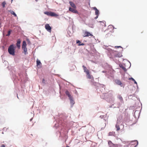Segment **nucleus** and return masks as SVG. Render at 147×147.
<instances>
[{
  "mask_svg": "<svg viewBox=\"0 0 147 147\" xmlns=\"http://www.w3.org/2000/svg\"><path fill=\"white\" fill-rule=\"evenodd\" d=\"M115 132L112 131V132H110L109 133L108 135L109 136H114L115 134Z\"/></svg>",
  "mask_w": 147,
  "mask_h": 147,
  "instance_id": "a211bd4d",
  "label": "nucleus"
},
{
  "mask_svg": "<svg viewBox=\"0 0 147 147\" xmlns=\"http://www.w3.org/2000/svg\"><path fill=\"white\" fill-rule=\"evenodd\" d=\"M129 79L130 80H132V81H135V80H134V78H129Z\"/></svg>",
  "mask_w": 147,
  "mask_h": 147,
  "instance_id": "bb28decb",
  "label": "nucleus"
},
{
  "mask_svg": "<svg viewBox=\"0 0 147 147\" xmlns=\"http://www.w3.org/2000/svg\"><path fill=\"white\" fill-rule=\"evenodd\" d=\"M42 82L43 83H45V80L44 79H43L42 80Z\"/></svg>",
  "mask_w": 147,
  "mask_h": 147,
  "instance_id": "7c9ffc66",
  "label": "nucleus"
},
{
  "mask_svg": "<svg viewBox=\"0 0 147 147\" xmlns=\"http://www.w3.org/2000/svg\"><path fill=\"white\" fill-rule=\"evenodd\" d=\"M143 32V31H142V32H141V33H142Z\"/></svg>",
  "mask_w": 147,
  "mask_h": 147,
  "instance_id": "c9c22d12",
  "label": "nucleus"
},
{
  "mask_svg": "<svg viewBox=\"0 0 147 147\" xmlns=\"http://www.w3.org/2000/svg\"><path fill=\"white\" fill-rule=\"evenodd\" d=\"M10 34H11V31L9 30L8 32V34L6 35V36H9L10 35Z\"/></svg>",
  "mask_w": 147,
  "mask_h": 147,
  "instance_id": "393cba45",
  "label": "nucleus"
},
{
  "mask_svg": "<svg viewBox=\"0 0 147 147\" xmlns=\"http://www.w3.org/2000/svg\"><path fill=\"white\" fill-rule=\"evenodd\" d=\"M94 10H95V14L97 16H99V11L96 8V7H94L93 8Z\"/></svg>",
  "mask_w": 147,
  "mask_h": 147,
  "instance_id": "6e6552de",
  "label": "nucleus"
},
{
  "mask_svg": "<svg viewBox=\"0 0 147 147\" xmlns=\"http://www.w3.org/2000/svg\"><path fill=\"white\" fill-rule=\"evenodd\" d=\"M6 4V3L5 1H4L2 3V5L3 8L5 7V5Z\"/></svg>",
  "mask_w": 147,
  "mask_h": 147,
  "instance_id": "5701e85b",
  "label": "nucleus"
},
{
  "mask_svg": "<svg viewBox=\"0 0 147 147\" xmlns=\"http://www.w3.org/2000/svg\"><path fill=\"white\" fill-rule=\"evenodd\" d=\"M134 81V83L135 84H137V82H136V81L135 80V81Z\"/></svg>",
  "mask_w": 147,
  "mask_h": 147,
  "instance_id": "72a5a7b5",
  "label": "nucleus"
},
{
  "mask_svg": "<svg viewBox=\"0 0 147 147\" xmlns=\"http://www.w3.org/2000/svg\"><path fill=\"white\" fill-rule=\"evenodd\" d=\"M115 82L117 84L120 85L121 87H124V84L121 83V82L119 80L117 79L116 80Z\"/></svg>",
  "mask_w": 147,
  "mask_h": 147,
  "instance_id": "20e7f679",
  "label": "nucleus"
},
{
  "mask_svg": "<svg viewBox=\"0 0 147 147\" xmlns=\"http://www.w3.org/2000/svg\"><path fill=\"white\" fill-rule=\"evenodd\" d=\"M65 93L66 94V95L67 96L69 99H71V98H73L71 94H70V93L69 92V91L68 90H66L65 92Z\"/></svg>",
  "mask_w": 147,
  "mask_h": 147,
  "instance_id": "0eeeda50",
  "label": "nucleus"
},
{
  "mask_svg": "<svg viewBox=\"0 0 147 147\" xmlns=\"http://www.w3.org/2000/svg\"><path fill=\"white\" fill-rule=\"evenodd\" d=\"M117 97L121 101H123V98L121 95H119Z\"/></svg>",
  "mask_w": 147,
  "mask_h": 147,
  "instance_id": "4be33fe9",
  "label": "nucleus"
},
{
  "mask_svg": "<svg viewBox=\"0 0 147 147\" xmlns=\"http://www.w3.org/2000/svg\"><path fill=\"white\" fill-rule=\"evenodd\" d=\"M27 45L25 41H23L22 45V48L23 50V52L25 55L27 53V49L26 47Z\"/></svg>",
  "mask_w": 147,
  "mask_h": 147,
  "instance_id": "f03ea898",
  "label": "nucleus"
},
{
  "mask_svg": "<svg viewBox=\"0 0 147 147\" xmlns=\"http://www.w3.org/2000/svg\"><path fill=\"white\" fill-rule=\"evenodd\" d=\"M119 47L121 48V47L120 46H116L115 47V48H119Z\"/></svg>",
  "mask_w": 147,
  "mask_h": 147,
  "instance_id": "c85d7f7f",
  "label": "nucleus"
},
{
  "mask_svg": "<svg viewBox=\"0 0 147 147\" xmlns=\"http://www.w3.org/2000/svg\"><path fill=\"white\" fill-rule=\"evenodd\" d=\"M135 142V143H136V145L135 146V147H136V146L138 145V141H137V140H135V141H134V142Z\"/></svg>",
  "mask_w": 147,
  "mask_h": 147,
  "instance_id": "a878e982",
  "label": "nucleus"
},
{
  "mask_svg": "<svg viewBox=\"0 0 147 147\" xmlns=\"http://www.w3.org/2000/svg\"><path fill=\"white\" fill-rule=\"evenodd\" d=\"M45 28L49 32H51V28L49 26V24H46L45 26Z\"/></svg>",
  "mask_w": 147,
  "mask_h": 147,
  "instance_id": "39448f33",
  "label": "nucleus"
},
{
  "mask_svg": "<svg viewBox=\"0 0 147 147\" xmlns=\"http://www.w3.org/2000/svg\"><path fill=\"white\" fill-rule=\"evenodd\" d=\"M120 67L121 68L125 71H127L125 67L123 65H121L120 66Z\"/></svg>",
  "mask_w": 147,
  "mask_h": 147,
  "instance_id": "412c9836",
  "label": "nucleus"
},
{
  "mask_svg": "<svg viewBox=\"0 0 147 147\" xmlns=\"http://www.w3.org/2000/svg\"><path fill=\"white\" fill-rule=\"evenodd\" d=\"M36 65L37 66H39L40 67H41L42 65L40 61L38 59L36 60Z\"/></svg>",
  "mask_w": 147,
  "mask_h": 147,
  "instance_id": "9b49d317",
  "label": "nucleus"
},
{
  "mask_svg": "<svg viewBox=\"0 0 147 147\" xmlns=\"http://www.w3.org/2000/svg\"><path fill=\"white\" fill-rule=\"evenodd\" d=\"M82 67L83 68L84 72H85L86 74L87 73V72H89V71L87 69L86 67L85 66L83 65Z\"/></svg>",
  "mask_w": 147,
  "mask_h": 147,
  "instance_id": "4468645a",
  "label": "nucleus"
},
{
  "mask_svg": "<svg viewBox=\"0 0 147 147\" xmlns=\"http://www.w3.org/2000/svg\"><path fill=\"white\" fill-rule=\"evenodd\" d=\"M84 45V44L83 43H82L79 45V46H83Z\"/></svg>",
  "mask_w": 147,
  "mask_h": 147,
  "instance_id": "c756f323",
  "label": "nucleus"
},
{
  "mask_svg": "<svg viewBox=\"0 0 147 147\" xmlns=\"http://www.w3.org/2000/svg\"><path fill=\"white\" fill-rule=\"evenodd\" d=\"M87 78L89 79H91L92 78H93L92 76L90 74V73L87 72V73L86 74Z\"/></svg>",
  "mask_w": 147,
  "mask_h": 147,
  "instance_id": "9d476101",
  "label": "nucleus"
},
{
  "mask_svg": "<svg viewBox=\"0 0 147 147\" xmlns=\"http://www.w3.org/2000/svg\"><path fill=\"white\" fill-rule=\"evenodd\" d=\"M108 143L111 147H112L114 145V144L112 143V142L110 140L108 141Z\"/></svg>",
  "mask_w": 147,
  "mask_h": 147,
  "instance_id": "f3484780",
  "label": "nucleus"
},
{
  "mask_svg": "<svg viewBox=\"0 0 147 147\" xmlns=\"http://www.w3.org/2000/svg\"><path fill=\"white\" fill-rule=\"evenodd\" d=\"M113 53L115 54L114 55L115 57H121L122 55L120 53H118L117 51H114Z\"/></svg>",
  "mask_w": 147,
  "mask_h": 147,
  "instance_id": "7ed1b4c3",
  "label": "nucleus"
},
{
  "mask_svg": "<svg viewBox=\"0 0 147 147\" xmlns=\"http://www.w3.org/2000/svg\"><path fill=\"white\" fill-rule=\"evenodd\" d=\"M69 99L70 100L71 104L72 105H73L75 103V102L73 99V98Z\"/></svg>",
  "mask_w": 147,
  "mask_h": 147,
  "instance_id": "6ab92c4d",
  "label": "nucleus"
},
{
  "mask_svg": "<svg viewBox=\"0 0 147 147\" xmlns=\"http://www.w3.org/2000/svg\"><path fill=\"white\" fill-rule=\"evenodd\" d=\"M81 42L79 40H77L76 43H80Z\"/></svg>",
  "mask_w": 147,
  "mask_h": 147,
  "instance_id": "cd10ccee",
  "label": "nucleus"
},
{
  "mask_svg": "<svg viewBox=\"0 0 147 147\" xmlns=\"http://www.w3.org/2000/svg\"><path fill=\"white\" fill-rule=\"evenodd\" d=\"M69 3L71 7L75 9L76 8V6L73 2L69 1Z\"/></svg>",
  "mask_w": 147,
  "mask_h": 147,
  "instance_id": "ddd939ff",
  "label": "nucleus"
},
{
  "mask_svg": "<svg viewBox=\"0 0 147 147\" xmlns=\"http://www.w3.org/2000/svg\"><path fill=\"white\" fill-rule=\"evenodd\" d=\"M115 127H116V128H117V131H119L120 130V128L119 126V125H118L117 124H116L115 126Z\"/></svg>",
  "mask_w": 147,
  "mask_h": 147,
  "instance_id": "b1692460",
  "label": "nucleus"
},
{
  "mask_svg": "<svg viewBox=\"0 0 147 147\" xmlns=\"http://www.w3.org/2000/svg\"><path fill=\"white\" fill-rule=\"evenodd\" d=\"M69 10L74 13H77L78 12L75 9H74V8H73L71 7L69 8Z\"/></svg>",
  "mask_w": 147,
  "mask_h": 147,
  "instance_id": "1a4fd4ad",
  "label": "nucleus"
},
{
  "mask_svg": "<svg viewBox=\"0 0 147 147\" xmlns=\"http://www.w3.org/2000/svg\"><path fill=\"white\" fill-rule=\"evenodd\" d=\"M1 147H5V146L4 144H2L1 146Z\"/></svg>",
  "mask_w": 147,
  "mask_h": 147,
  "instance_id": "2f4dec72",
  "label": "nucleus"
},
{
  "mask_svg": "<svg viewBox=\"0 0 147 147\" xmlns=\"http://www.w3.org/2000/svg\"><path fill=\"white\" fill-rule=\"evenodd\" d=\"M89 36H93V35L90 34L89 32L87 31H85L83 35V36L84 37H88Z\"/></svg>",
  "mask_w": 147,
  "mask_h": 147,
  "instance_id": "423d86ee",
  "label": "nucleus"
},
{
  "mask_svg": "<svg viewBox=\"0 0 147 147\" xmlns=\"http://www.w3.org/2000/svg\"><path fill=\"white\" fill-rule=\"evenodd\" d=\"M50 16H51L57 17L58 16V15L54 12H51Z\"/></svg>",
  "mask_w": 147,
  "mask_h": 147,
  "instance_id": "2eb2a0df",
  "label": "nucleus"
},
{
  "mask_svg": "<svg viewBox=\"0 0 147 147\" xmlns=\"http://www.w3.org/2000/svg\"><path fill=\"white\" fill-rule=\"evenodd\" d=\"M36 0V1H37V0Z\"/></svg>",
  "mask_w": 147,
  "mask_h": 147,
  "instance_id": "e433bc0d",
  "label": "nucleus"
},
{
  "mask_svg": "<svg viewBox=\"0 0 147 147\" xmlns=\"http://www.w3.org/2000/svg\"><path fill=\"white\" fill-rule=\"evenodd\" d=\"M98 16L96 15V16L95 18V19H96L97 18H98Z\"/></svg>",
  "mask_w": 147,
  "mask_h": 147,
  "instance_id": "473e14b6",
  "label": "nucleus"
},
{
  "mask_svg": "<svg viewBox=\"0 0 147 147\" xmlns=\"http://www.w3.org/2000/svg\"><path fill=\"white\" fill-rule=\"evenodd\" d=\"M51 11H45L44 12V13L46 15L49 16H50Z\"/></svg>",
  "mask_w": 147,
  "mask_h": 147,
  "instance_id": "aec40b11",
  "label": "nucleus"
},
{
  "mask_svg": "<svg viewBox=\"0 0 147 147\" xmlns=\"http://www.w3.org/2000/svg\"><path fill=\"white\" fill-rule=\"evenodd\" d=\"M21 43V41L20 39H18L17 42L16 44L18 48H20V44Z\"/></svg>",
  "mask_w": 147,
  "mask_h": 147,
  "instance_id": "f8f14e48",
  "label": "nucleus"
},
{
  "mask_svg": "<svg viewBox=\"0 0 147 147\" xmlns=\"http://www.w3.org/2000/svg\"><path fill=\"white\" fill-rule=\"evenodd\" d=\"M15 48L13 45H10L8 49V52L9 54L12 55H14L15 54Z\"/></svg>",
  "mask_w": 147,
  "mask_h": 147,
  "instance_id": "f257e3e1",
  "label": "nucleus"
},
{
  "mask_svg": "<svg viewBox=\"0 0 147 147\" xmlns=\"http://www.w3.org/2000/svg\"><path fill=\"white\" fill-rule=\"evenodd\" d=\"M66 147H69V146H66Z\"/></svg>",
  "mask_w": 147,
  "mask_h": 147,
  "instance_id": "f704fd0d",
  "label": "nucleus"
},
{
  "mask_svg": "<svg viewBox=\"0 0 147 147\" xmlns=\"http://www.w3.org/2000/svg\"><path fill=\"white\" fill-rule=\"evenodd\" d=\"M9 12L11 14L13 15L14 16L17 17L16 14L13 11H12V10H9Z\"/></svg>",
  "mask_w": 147,
  "mask_h": 147,
  "instance_id": "dca6fc26",
  "label": "nucleus"
}]
</instances>
